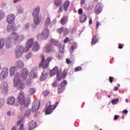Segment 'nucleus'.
<instances>
[{
	"mask_svg": "<svg viewBox=\"0 0 130 130\" xmlns=\"http://www.w3.org/2000/svg\"><path fill=\"white\" fill-rule=\"evenodd\" d=\"M18 102L20 104V111L24 112L28 108V106L31 103L30 98L25 99V93L23 91H20L18 96ZM25 99V100H24Z\"/></svg>",
	"mask_w": 130,
	"mask_h": 130,
	"instance_id": "1",
	"label": "nucleus"
},
{
	"mask_svg": "<svg viewBox=\"0 0 130 130\" xmlns=\"http://www.w3.org/2000/svg\"><path fill=\"white\" fill-rule=\"evenodd\" d=\"M61 71H58V67H55L50 71V76L53 77L55 75H57V81H61V78L65 79L68 73L66 70H64L61 74Z\"/></svg>",
	"mask_w": 130,
	"mask_h": 130,
	"instance_id": "2",
	"label": "nucleus"
},
{
	"mask_svg": "<svg viewBox=\"0 0 130 130\" xmlns=\"http://www.w3.org/2000/svg\"><path fill=\"white\" fill-rule=\"evenodd\" d=\"M14 86L18 90H23L25 88V84L21 80V74L19 73H17L14 76Z\"/></svg>",
	"mask_w": 130,
	"mask_h": 130,
	"instance_id": "3",
	"label": "nucleus"
},
{
	"mask_svg": "<svg viewBox=\"0 0 130 130\" xmlns=\"http://www.w3.org/2000/svg\"><path fill=\"white\" fill-rule=\"evenodd\" d=\"M40 12V7L37 6L32 13V17H34V22L36 26L39 25L41 23V16L39 14Z\"/></svg>",
	"mask_w": 130,
	"mask_h": 130,
	"instance_id": "4",
	"label": "nucleus"
},
{
	"mask_svg": "<svg viewBox=\"0 0 130 130\" xmlns=\"http://www.w3.org/2000/svg\"><path fill=\"white\" fill-rule=\"evenodd\" d=\"M50 44H46L44 47V50L45 52H51L53 50V45H55V46H59L60 45V43L58 41L54 39H52L50 41Z\"/></svg>",
	"mask_w": 130,
	"mask_h": 130,
	"instance_id": "5",
	"label": "nucleus"
},
{
	"mask_svg": "<svg viewBox=\"0 0 130 130\" xmlns=\"http://www.w3.org/2000/svg\"><path fill=\"white\" fill-rule=\"evenodd\" d=\"M11 36L13 39V43L14 44H19L25 39V36L24 35H19L17 34V32L12 33Z\"/></svg>",
	"mask_w": 130,
	"mask_h": 130,
	"instance_id": "6",
	"label": "nucleus"
},
{
	"mask_svg": "<svg viewBox=\"0 0 130 130\" xmlns=\"http://www.w3.org/2000/svg\"><path fill=\"white\" fill-rule=\"evenodd\" d=\"M27 51H26V47H24L22 45H17L15 49V57L16 58L22 57L23 53L27 52Z\"/></svg>",
	"mask_w": 130,
	"mask_h": 130,
	"instance_id": "7",
	"label": "nucleus"
},
{
	"mask_svg": "<svg viewBox=\"0 0 130 130\" xmlns=\"http://www.w3.org/2000/svg\"><path fill=\"white\" fill-rule=\"evenodd\" d=\"M41 61L39 64V68H43V69L48 68V66H49V61L52 60V57H49L45 60V56L43 54H42L41 55Z\"/></svg>",
	"mask_w": 130,
	"mask_h": 130,
	"instance_id": "8",
	"label": "nucleus"
},
{
	"mask_svg": "<svg viewBox=\"0 0 130 130\" xmlns=\"http://www.w3.org/2000/svg\"><path fill=\"white\" fill-rule=\"evenodd\" d=\"M49 37V29L46 27L42 32L41 34H39L37 36L38 39H42L43 40H46Z\"/></svg>",
	"mask_w": 130,
	"mask_h": 130,
	"instance_id": "9",
	"label": "nucleus"
},
{
	"mask_svg": "<svg viewBox=\"0 0 130 130\" xmlns=\"http://www.w3.org/2000/svg\"><path fill=\"white\" fill-rule=\"evenodd\" d=\"M1 71H2V66L0 64V79L1 80H5L9 74V69L8 68H4L2 69L1 73Z\"/></svg>",
	"mask_w": 130,
	"mask_h": 130,
	"instance_id": "10",
	"label": "nucleus"
},
{
	"mask_svg": "<svg viewBox=\"0 0 130 130\" xmlns=\"http://www.w3.org/2000/svg\"><path fill=\"white\" fill-rule=\"evenodd\" d=\"M58 105V102L55 103L54 105H49L48 107H47L45 113L47 115L51 114V113H52L53 112V110L57 107V106Z\"/></svg>",
	"mask_w": 130,
	"mask_h": 130,
	"instance_id": "11",
	"label": "nucleus"
},
{
	"mask_svg": "<svg viewBox=\"0 0 130 130\" xmlns=\"http://www.w3.org/2000/svg\"><path fill=\"white\" fill-rule=\"evenodd\" d=\"M13 42H14V40L13 39V38H12L11 36L7 38L6 42V47L7 48V49L13 48Z\"/></svg>",
	"mask_w": 130,
	"mask_h": 130,
	"instance_id": "12",
	"label": "nucleus"
},
{
	"mask_svg": "<svg viewBox=\"0 0 130 130\" xmlns=\"http://www.w3.org/2000/svg\"><path fill=\"white\" fill-rule=\"evenodd\" d=\"M0 89L3 94H7L9 90L8 83L6 82H3L1 84Z\"/></svg>",
	"mask_w": 130,
	"mask_h": 130,
	"instance_id": "13",
	"label": "nucleus"
},
{
	"mask_svg": "<svg viewBox=\"0 0 130 130\" xmlns=\"http://www.w3.org/2000/svg\"><path fill=\"white\" fill-rule=\"evenodd\" d=\"M67 85H68V82H67V80H64L62 82L58 88V94H61V93H62L64 91V89H66L64 86H67Z\"/></svg>",
	"mask_w": 130,
	"mask_h": 130,
	"instance_id": "14",
	"label": "nucleus"
},
{
	"mask_svg": "<svg viewBox=\"0 0 130 130\" xmlns=\"http://www.w3.org/2000/svg\"><path fill=\"white\" fill-rule=\"evenodd\" d=\"M64 50V45H62L60 46L59 48V52L56 53V56L59 59H61V57H62V55H63V52Z\"/></svg>",
	"mask_w": 130,
	"mask_h": 130,
	"instance_id": "15",
	"label": "nucleus"
},
{
	"mask_svg": "<svg viewBox=\"0 0 130 130\" xmlns=\"http://www.w3.org/2000/svg\"><path fill=\"white\" fill-rule=\"evenodd\" d=\"M40 106V101H35L32 103V112H35L39 109Z\"/></svg>",
	"mask_w": 130,
	"mask_h": 130,
	"instance_id": "16",
	"label": "nucleus"
},
{
	"mask_svg": "<svg viewBox=\"0 0 130 130\" xmlns=\"http://www.w3.org/2000/svg\"><path fill=\"white\" fill-rule=\"evenodd\" d=\"M34 39L31 38L28 40L27 42L26 43L25 46V50L26 51H28L29 49L33 46L34 45Z\"/></svg>",
	"mask_w": 130,
	"mask_h": 130,
	"instance_id": "17",
	"label": "nucleus"
},
{
	"mask_svg": "<svg viewBox=\"0 0 130 130\" xmlns=\"http://www.w3.org/2000/svg\"><path fill=\"white\" fill-rule=\"evenodd\" d=\"M70 6V1H67L64 3L62 7H60V9L58 10V13H61L63 9H64L65 12H67L69 6Z\"/></svg>",
	"mask_w": 130,
	"mask_h": 130,
	"instance_id": "18",
	"label": "nucleus"
},
{
	"mask_svg": "<svg viewBox=\"0 0 130 130\" xmlns=\"http://www.w3.org/2000/svg\"><path fill=\"white\" fill-rule=\"evenodd\" d=\"M20 73L21 74V76L22 77V79L25 80L29 75V71L27 70V69H23L20 71Z\"/></svg>",
	"mask_w": 130,
	"mask_h": 130,
	"instance_id": "19",
	"label": "nucleus"
},
{
	"mask_svg": "<svg viewBox=\"0 0 130 130\" xmlns=\"http://www.w3.org/2000/svg\"><path fill=\"white\" fill-rule=\"evenodd\" d=\"M15 15L10 14L7 18V22H8L9 24H12L15 21Z\"/></svg>",
	"mask_w": 130,
	"mask_h": 130,
	"instance_id": "20",
	"label": "nucleus"
},
{
	"mask_svg": "<svg viewBox=\"0 0 130 130\" xmlns=\"http://www.w3.org/2000/svg\"><path fill=\"white\" fill-rule=\"evenodd\" d=\"M48 75H49V74L48 72H47L45 70H43L40 77V81H45V80L47 79Z\"/></svg>",
	"mask_w": 130,
	"mask_h": 130,
	"instance_id": "21",
	"label": "nucleus"
},
{
	"mask_svg": "<svg viewBox=\"0 0 130 130\" xmlns=\"http://www.w3.org/2000/svg\"><path fill=\"white\" fill-rule=\"evenodd\" d=\"M15 67L18 69H23L25 67V64L21 60H19L15 63Z\"/></svg>",
	"mask_w": 130,
	"mask_h": 130,
	"instance_id": "22",
	"label": "nucleus"
},
{
	"mask_svg": "<svg viewBox=\"0 0 130 130\" xmlns=\"http://www.w3.org/2000/svg\"><path fill=\"white\" fill-rule=\"evenodd\" d=\"M8 32H14L16 31V26L14 24H9L7 26Z\"/></svg>",
	"mask_w": 130,
	"mask_h": 130,
	"instance_id": "23",
	"label": "nucleus"
},
{
	"mask_svg": "<svg viewBox=\"0 0 130 130\" xmlns=\"http://www.w3.org/2000/svg\"><path fill=\"white\" fill-rule=\"evenodd\" d=\"M39 48H40V47L39 46V44H38V42H35L34 45H32V51H38V50H39Z\"/></svg>",
	"mask_w": 130,
	"mask_h": 130,
	"instance_id": "24",
	"label": "nucleus"
},
{
	"mask_svg": "<svg viewBox=\"0 0 130 130\" xmlns=\"http://www.w3.org/2000/svg\"><path fill=\"white\" fill-rule=\"evenodd\" d=\"M95 11L96 14H100V13H101V11H102V5H101V4L99 3L97 4L95 7Z\"/></svg>",
	"mask_w": 130,
	"mask_h": 130,
	"instance_id": "25",
	"label": "nucleus"
},
{
	"mask_svg": "<svg viewBox=\"0 0 130 130\" xmlns=\"http://www.w3.org/2000/svg\"><path fill=\"white\" fill-rule=\"evenodd\" d=\"M51 25V20H50V17H47L45 21L44 26L45 28H48V26H50Z\"/></svg>",
	"mask_w": 130,
	"mask_h": 130,
	"instance_id": "26",
	"label": "nucleus"
},
{
	"mask_svg": "<svg viewBox=\"0 0 130 130\" xmlns=\"http://www.w3.org/2000/svg\"><path fill=\"white\" fill-rule=\"evenodd\" d=\"M28 129L32 130L36 127V122L35 121H31L28 125Z\"/></svg>",
	"mask_w": 130,
	"mask_h": 130,
	"instance_id": "27",
	"label": "nucleus"
},
{
	"mask_svg": "<svg viewBox=\"0 0 130 130\" xmlns=\"http://www.w3.org/2000/svg\"><path fill=\"white\" fill-rule=\"evenodd\" d=\"M17 71V67L16 66H13L10 68V75L11 77H13L15 75V72Z\"/></svg>",
	"mask_w": 130,
	"mask_h": 130,
	"instance_id": "28",
	"label": "nucleus"
},
{
	"mask_svg": "<svg viewBox=\"0 0 130 130\" xmlns=\"http://www.w3.org/2000/svg\"><path fill=\"white\" fill-rule=\"evenodd\" d=\"M77 47L78 44H77L76 43H74L73 45H72L70 48V54H73V52H74L75 49H77Z\"/></svg>",
	"mask_w": 130,
	"mask_h": 130,
	"instance_id": "29",
	"label": "nucleus"
},
{
	"mask_svg": "<svg viewBox=\"0 0 130 130\" xmlns=\"http://www.w3.org/2000/svg\"><path fill=\"white\" fill-rule=\"evenodd\" d=\"M7 103L9 105H14L15 104V98H9L7 100Z\"/></svg>",
	"mask_w": 130,
	"mask_h": 130,
	"instance_id": "30",
	"label": "nucleus"
},
{
	"mask_svg": "<svg viewBox=\"0 0 130 130\" xmlns=\"http://www.w3.org/2000/svg\"><path fill=\"white\" fill-rule=\"evenodd\" d=\"M86 21H87V16H86V14H83L80 17V22L81 23H85Z\"/></svg>",
	"mask_w": 130,
	"mask_h": 130,
	"instance_id": "31",
	"label": "nucleus"
},
{
	"mask_svg": "<svg viewBox=\"0 0 130 130\" xmlns=\"http://www.w3.org/2000/svg\"><path fill=\"white\" fill-rule=\"evenodd\" d=\"M30 76L32 78H37V73L36 72V69L34 68L30 72Z\"/></svg>",
	"mask_w": 130,
	"mask_h": 130,
	"instance_id": "32",
	"label": "nucleus"
},
{
	"mask_svg": "<svg viewBox=\"0 0 130 130\" xmlns=\"http://www.w3.org/2000/svg\"><path fill=\"white\" fill-rule=\"evenodd\" d=\"M36 93V89L34 88H30L28 90V95L29 96H32Z\"/></svg>",
	"mask_w": 130,
	"mask_h": 130,
	"instance_id": "33",
	"label": "nucleus"
},
{
	"mask_svg": "<svg viewBox=\"0 0 130 130\" xmlns=\"http://www.w3.org/2000/svg\"><path fill=\"white\" fill-rule=\"evenodd\" d=\"M68 16H64L63 18H62L60 20L61 24H62V25H66V24L68 23Z\"/></svg>",
	"mask_w": 130,
	"mask_h": 130,
	"instance_id": "34",
	"label": "nucleus"
},
{
	"mask_svg": "<svg viewBox=\"0 0 130 130\" xmlns=\"http://www.w3.org/2000/svg\"><path fill=\"white\" fill-rule=\"evenodd\" d=\"M98 38H97V35L93 36L92 38L91 44H96L98 42Z\"/></svg>",
	"mask_w": 130,
	"mask_h": 130,
	"instance_id": "35",
	"label": "nucleus"
},
{
	"mask_svg": "<svg viewBox=\"0 0 130 130\" xmlns=\"http://www.w3.org/2000/svg\"><path fill=\"white\" fill-rule=\"evenodd\" d=\"M5 43L6 40L5 39H0V49L4 48V46H5Z\"/></svg>",
	"mask_w": 130,
	"mask_h": 130,
	"instance_id": "36",
	"label": "nucleus"
},
{
	"mask_svg": "<svg viewBox=\"0 0 130 130\" xmlns=\"http://www.w3.org/2000/svg\"><path fill=\"white\" fill-rule=\"evenodd\" d=\"M19 130H24V124H21V125L19 127ZM12 130H17V127L16 126L13 127Z\"/></svg>",
	"mask_w": 130,
	"mask_h": 130,
	"instance_id": "37",
	"label": "nucleus"
},
{
	"mask_svg": "<svg viewBox=\"0 0 130 130\" xmlns=\"http://www.w3.org/2000/svg\"><path fill=\"white\" fill-rule=\"evenodd\" d=\"M30 114H31V111L30 110H26L24 115L25 117H28V116H30Z\"/></svg>",
	"mask_w": 130,
	"mask_h": 130,
	"instance_id": "38",
	"label": "nucleus"
},
{
	"mask_svg": "<svg viewBox=\"0 0 130 130\" xmlns=\"http://www.w3.org/2000/svg\"><path fill=\"white\" fill-rule=\"evenodd\" d=\"M4 17H5V12H4V10H0V21L1 20H3Z\"/></svg>",
	"mask_w": 130,
	"mask_h": 130,
	"instance_id": "39",
	"label": "nucleus"
},
{
	"mask_svg": "<svg viewBox=\"0 0 130 130\" xmlns=\"http://www.w3.org/2000/svg\"><path fill=\"white\" fill-rule=\"evenodd\" d=\"M118 101H119V100H118V99H113L111 101V103H112V104H113L114 105H115L117 104V103H118Z\"/></svg>",
	"mask_w": 130,
	"mask_h": 130,
	"instance_id": "40",
	"label": "nucleus"
},
{
	"mask_svg": "<svg viewBox=\"0 0 130 130\" xmlns=\"http://www.w3.org/2000/svg\"><path fill=\"white\" fill-rule=\"evenodd\" d=\"M24 12V8L23 7H20L17 10V14H23Z\"/></svg>",
	"mask_w": 130,
	"mask_h": 130,
	"instance_id": "41",
	"label": "nucleus"
},
{
	"mask_svg": "<svg viewBox=\"0 0 130 130\" xmlns=\"http://www.w3.org/2000/svg\"><path fill=\"white\" fill-rule=\"evenodd\" d=\"M62 1L61 0H55V4L56 6H60L61 5Z\"/></svg>",
	"mask_w": 130,
	"mask_h": 130,
	"instance_id": "42",
	"label": "nucleus"
},
{
	"mask_svg": "<svg viewBox=\"0 0 130 130\" xmlns=\"http://www.w3.org/2000/svg\"><path fill=\"white\" fill-rule=\"evenodd\" d=\"M32 54H31V53H28L26 55L25 58L26 59H29V58H31V57H32Z\"/></svg>",
	"mask_w": 130,
	"mask_h": 130,
	"instance_id": "43",
	"label": "nucleus"
},
{
	"mask_svg": "<svg viewBox=\"0 0 130 130\" xmlns=\"http://www.w3.org/2000/svg\"><path fill=\"white\" fill-rule=\"evenodd\" d=\"M29 27H30L29 24L28 23H27L24 25V26L23 27V29H24V30H28V29H29Z\"/></svg>",
	"mask_w": 130,
	"mask_h": 130,
	"instance_id": "44",
	"label": "nucleus"
},
{
	"mask_svg": "<svg viewBox=\"0 0 130 130\" xmlns=\"http://www.w3.org/2000/svg\"><path fill=\"white\" fill-rule=\"evenodd\" d=\"M49 90H45V91L44 92V96L45 97L46 96H48V95H49Z\"/></svg>",
	"mask_w": 130,
	"mask_h": 130,
	"instance_id": "45",
	"label": "nucleus"
},
{
	"mask_svg": "<svg viewBox=\"0 0 130 130\" xmlns=\"http://www.w3.org/2000/svg\"><path fill=\"white\" fill-rule=\"evenodd\" d=\"M4 103H5V101L3 99H0V108H1L2 106L4 105Z\"/></svg>",
	"mask_w": 130,
	"mask_h": 130,
	"instance_id": "46",
	"label": "nucleus"
},
{
	"mask_svg": "<svg viewBox=\"0 0 130 130\" xmlns=\"http://www.w3.org/2000/svg\"><path fill=\"white\" fill-rule=\"evenodd\" d=\"M55 24H56V20L54 19L52 23L51 22L50 28H51V27H52L53 26H54Z\"/></svg>",
	"mask_w": 130,
	"mask_h": 130,
	"instance_id": "47",
	"label": "nucleus"
},
{
	"mask_svg": "<svg viewBox=\"0 0 130 130\" xmlns=\"http://www.w3.org/2000/svg\"><path fill=\"white\" fill-rule=\"evenodd\" d=\"M80 71H82V67H76L75 69V72H79Z\"/></svg>",
	"mask_w": 130,
	"mask_h": 130,
	"instance_id": "48",
	"label": "nucleus"
},
{
	"mask_svg": "<svg viewBox=\"0 0 130 130\" xmlns=\"http://www.w3.org/2000/svg\"><path fill=\"white\" fill-rule=\"evenodd\" d=\"M69 29H68V28L65 29L63 30V34H64V35H68V34H69Z\"/></svg>",
	"mask_w": 130,
	"mask_h": 130,
	"instance_id": "49",
	"label": "nucleus"
},
{
	"mask_svg": "<svg viewBox=\"0 0 130 130\" xmlns=\"http://www.w3.org/2000/svg\"><path fill=\"white\" fill-rule=\"evenodd\" d=\"M62 31H63V28H59L57 30V32L58 33H59V34H61V33H62Z\"/></svg>",
	"mask_w": 130,
	"mask_h": 130,
	"instance_id": "50",
	"label": "nucleus"
},
{
	"mask_svg": "<svg viewBox=\"0 0 130 130\" xmlns=\"http://www.w3.org/2000/svg\"><path fill=\"white\" fill-rule=\"evenodd\" d=\"M78 14L79 15H82V14H83V9H79V10H78Z\"/></svg>",
	"mask_w": 130,
	"mask_h": 130,
	"instance_id": "51",
	"label": "nucleus"
},
{
	"mask_svg": "<svg viewBox=\"0 0 130 130\" xmlns=\"http://www.w3.org/2000/svg\"><path fill=\"white\" fill-rule=\"evenodd\" d=\"M57 84H58V82L57 81H55L54 83H53L52 85L54 87H57Z\"/></svg>",
	"mask_w": 130,
	"mask_h": 130,
	"instance_id": "52",
	"label": "nucleus"
},
{
	"mask_svg": "<svg viewBox=\"0 0 130 130\" xmlns=\"http://www.w3.org/2000/svg\"><path fill=\"white\" fill-rule=\"evenodd\" d=\"M86 0H81V7H83V6H84V5H85V2Z\"/></svg>",
	"mask_w": 130,
	"mask_h": 130,
	"instance_id": "53",
	"label": "nucleus"
},
{
	"mask_svg": "<svg viewBox=\"0 0 130 130\" xmlns=\"http://www.w3.org/2000/svg\"><path fill=\"white\" fill-rule=\"evenodd\" d=\"M7 116H11L12 115V111H9L7 113Z\"/></svg>",
	"mask_w": 130,
	"mask_h": 130,
	"instance_id": "54",
	"label": "nucleus"
},
{
	"mask_svg": "<svg viewBox=\"0 0 130 130\" xmlns=\"http://www.w3.org/2000/svg\"><path fill=\"white\" fill-rule=\"evenodd\" d=\"M76 32H77V28H74L73 29H72V33L73 34H74V33H76Z\"/></svg>",
	"mask_w": 130,
	"mask_h": 130,
	"instance_id": "55",
	"label": "nucleus"
},
{
	"mask_svg": "<svg viewBox=\"0 0 130 130\" xmlns=\"http://www.w3.org/2000/svg\"><path fill=\"white\" fill-rule=\"evenodd\" d=\"M99 25H100V22H96V29H98L99 28Z\"/></svg>",
	"mask_w": 130,
	"mask_h": 130,
	"instance_id": "56",
	"label": "nucleus"
},
{
	"mask_svg": "<svg viewBox=\"0 0 130 130\" xmlns=\"http://www.w3.org/2000/svg\"><path fill=\"white\" fill-rule=\"evenodd\" d=\"M22 121H23L22 119H21L20 120H19L18 122H17L18 125H20V124H21V123H22Z\"/></svg>",
	"mask_w": 130,
	"mask_h": 130,
	"instance_id": "57",
	"label": "nucleus"
},
{
	"mask_svg": "<svg viewBox=\"0 0 130 130\" xmlns=\"http://www.w3.org/2000/svg\"><path fill=\"white\" fill-rule=\"evenodd\" d=\"M66 62L68 63V64H70L71 63V60L69 58L66 59Z\"/></svg>",
	"mask_w": 130,
	"mask_h": 130,
	"instance_id": "58",
	"label": "nucleus"
},
{
	"mask_svg": "<svg viewBox=\"0 0 130 130\" xmlns=\"http://www.w3.org/2000/svg\"><path fill=\"white\" fill-rule=\"evenodd\" d=\"M109 81L110 83H112L113 82V77H109Z\"/></svg>",
	"mask_w": 130,
	"mask_h": 130,
	"instance_id": "59",
	"label": "nucleus"
},
{
	"mask_svg": "<svg viewBox=\"0 0 130 130\" xmlns=\"http://www.w3.org/2000/svg\"><path fill=\"white\" fill-rule=\"evenodd\" d=\"M69 38H66L64 40V43H68V42H69Z\"/></svg>",
	"mask_w": 130,
	"mask_h": 130,
	"instance_id": "60",
	"label": "nucleus"
},
{
	"mask_svg": "<svg viewBox=\"0 0 130 130\" xmlns=\"http://www.w3.org/2000/svg\"><path fill=\"white\" fill-rule=\"evenodd\" d=\"M119 117V116L116 115H115L114 118V120H117V119H118Z\"/></svg>",
	"mask_w": 130,
	"mask_h": 130,
	"instance_id": "61",
	"label": "nucleus"
},
{
	"mask_svg": "<svg viewBox=\"0 0 130 130\" xmlns=\"http://www.w3.org/2000/svg\"><path fill=\"white\" fill-rule=\"evenodd\" d=\"M127 112H128L127 110H124L123 111V113H124L125 114H127Z\"/></svg>",
	"mask_w": 130,
	"mask_h": 130,
	"instance_id": "62",
	"label": "nucleus"
},
{
	"mask_svg": "<svg viewBox=\"0 0 130 130\" xmlns=\"http://www.w3.org/2000/svg\"><path fill=\"white\" fill-rule=\"evenodd\" d=\"M92 18H90L89 19V23L90 25H92Z\"/></svg>",
	"mask_w": 130,
	"mask_h": 130,
	"instance_id": "63",
	"label": "nucleus"
},
{
	"mask_svg": "<svg viewBox=\"0 0 130 130\" xmlns=\"http://www.w3.org/2000/svg\"><path fill=\"white\" fill-rule=\"evenodd\" d=\"M20 1L21 0H13V3H14V4H16V3H18V2H20Z\"/></svg>",
	"mask_w": 130,
	"mask_h": 130,
	"instance_id": "64",
	"label": "nucleus"
}]
</instances>
